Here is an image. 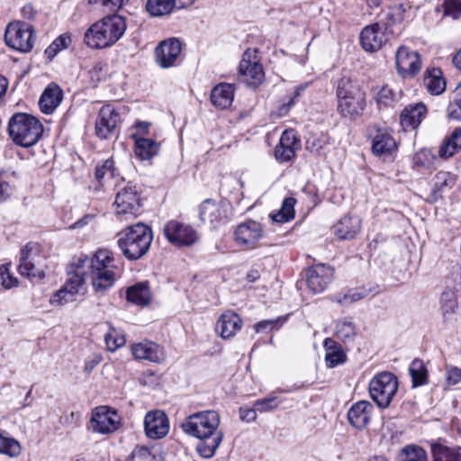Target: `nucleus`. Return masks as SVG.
Wrapping results in <instances>:
<instances>
[{
    "label": "nucleus",
    "mask_w": 461,
    "mask_h": 461,
    "mask_svg": "<svg viewBox=\"0 0 461 461\" xmlns=\"http://www.w3.org/2000/svg\"><path fill=\"white\" fill-rule=\"evenodd\" d=\"M5 41L7 46L20 52L32 50L34 41V30L32 25L23 22L10 23L5 30Z\"/></svg>",
    "instance_id": "6e6552de"
},
{
    "label": "nucleus",
    "mask_w": 461,
    "mask_h": 461,
    "mask_svg": "<svg viewBox=\"0 0 461 461\" xmlns=\"http://www.w3.org/2000/svg\"><path fill=\"white\" fill-rule=\"evenodd\" d=\"M409 372L414 387L427 384V369L422 360L414 359L409 367Z\"/></svg>",
    "instance_id": "c03bdc74"
},
{
    "label": "nucleus",
    "mask_w": 461,
    "mask_h": 461,
    "mask_svg": "<svg viewBox=\"0 0 461 461\" xmlns=\"http://www.w3.org/2000/svg\"><path fill=\"white\" fill-rule=\"evenodd\" d=\"M163 231L167 240L176 246H190L197 239L196 232L192 227L177 221H168Z\"/></svg>",
    "instance_id": "4468645a"
},
{
    "label": "nucleus",
    "mask_w": 461,
    "mask_h": 461,
    "mask_svg": "<svg viewBox=\"0 0 461 461\" xmlns=\"http://www.w3.org/2000/svg\"><path fill=\"white\" fill-rule=\"evenodd\" d=\"M278 403L276 402V397L269 395L263 399L255 401L253 407L256 408L257 411L267 412L276 409Z\"/></svg>",
    "instance_id": "603ef678"
},
{
    "label": "nucleus",
    "mask_w": 461,
    "mask_h": 461,
    "mask_svg": "<svg viewBox=\"0 0 461 461\" xmlns=\"http://www.w3.org/2000/svg\"><path fill=\"white\" fill-rule=\"evenodd\" d=\"M332 230L339 239L352 240L361 230V219L357 215H344L333 225Z\"/></svg>",
    "instance_id": "393cba45"
},
{
    "label": "nucleus",
    "mask_w": 461,
    "mask_h": 461,
    "mask_svg": "<svg viewBox=\"0 0 461 461\" xmlns=\"http://www.w3.org/2000/svg\"><path fill=\"white\" fill-rule=\"evenodd\" d=\"M120 417L118 413L106 406L95 408L92 413L90 426L95 432L109 434L118 429Z\"/></svg>",
    "instance_id": "f8f14e48"
},
{
    "label": "nucleus",
    "mask_w": 461,
    "mask_h": 461,
    "mask_svg": "<svg viewBox=\"0 0 461 461\" xmlns=\"http://www.w3.org/2000/svg\"><path fill=\"white\" fill-rule=\"evenodd\" d=\"M456 184L455 176L449 172H438L432 180L431 200L437 201L446 191L450 190Z\"/></svg>",
    "instance_id": "7c9ffc66"
},
{
    "label": "nucleus",
    "mask_w": 461,
    "mask_h": 461,
    "mask_svg": "<svg viewBox=\"0 0 461 461\" xmlns=\"http://www.w3.org/2000/svg\"><path fill=\"white\" fill-rule=\"evenodd\" d=\"M427 114V107L422 103L409 104L400 115V122L404 131L416 130Z\"/></svg>",
    "instance_id": "a878e982"
},
{
    "label": "nucleus",
    "mask_w": 461,
    "mask_h": 461,
    "mask_svg": "<svg viewBox=\"0 0 461 461\" xmlns=\"http://www.w3.org/2000/svg\"><path fill=\"white\" fill-rule=\"evenodd\" d=\"M401 461H427L425 450L418 446L409 445L400 454Z\"/></svg>",
    "instance_id": "49530a36"
},
{
    "label": "nucleus",
    "mask_w": 461,
    "mask_h": 461,
    "mask_svg": "<svg viewBox=\"0 0 461 461\" xmlns=\"http://www.w3.org/2000/svg\"><path fill=\"white\" fill-rule=\"evenodd\" d=\"M461 149V128L454 130L438 149V158L447 160Z\"/></svg>",
    "instance_id": "72a5a7b5"
},
{
    "label": "nucleus",
    "mask_w": 461,
    "mask_h": 461,
    "mask_svg": "<svg viewBox=\"0 0 461 461\" xmlns=\"http://www.w3.org/2000/svg\"><path fill=\"white\" fill-rule=\"evenodd\" d=\"M368 294L369 291L364 287L355 288L350 289L344 294H338L335 296V301L342 305H349L366 298Z\"/></svg>",
    "instance_id": "a18cd8bd"
},
{
    "label": "nucleus",
    "mask_w": 461,
    "mask_h": 461,
    "mask_svg": "<svg viewBox=\"0 0 461 461\" xmlns=\"http://www.w3.org/2000/svg\"><path fill=\"white\" fill-rule=\"evenodd\" d=\"M220 414L209 410L189 415L182 422L185 433L200 439L196 445L197 452L205 458L212 457L223 438V432L219 429Z\"/></svg>",
    "instance_id": "f03ea898"
},
{
    "label": "nucleus",
    "mask_w": 461,
    "mask_h": 461,
    "mask_svg": "<svg viewBox=\"0 0 461 461\" xmlns=\"http://www.w3.org/2000/svg\"><path fill=\"white\" fill-rule=\"evenodd\" d=\"M115 213L120 216L135 217L140 207L139 193L135 186L126 185L121 188L114 201Z\"/></svg>",
    "instance_id": "9b49d317"
},
{
    "label": "nucleus",
    "mask_w": 461,
    "mask_h": 461,
    "mask_svg": "<svg viewBox=\"0 0 461 461\" xmlns=\"http://www.w3.org/2000/svg\"><path fill=\"white\" fill-rule=\"evenodd\" d=\"M234 86L229 83H220L211 93L212 104L220 109L229 108L234 100Z\"/></svg>",
    "instance_id": "c756f323"
},
{
    "label": "nucleus",
    "mask_w": 461,
    "mask_h": 461,
    "mask_svg": "<svg viewBox=\"0 0 461 461\" xmlns=\"http://www.w3.org/2000/svg\"><path fill=\"white\" fill-rule=\"evenodd\" d=\"M0 285L5 289H11L18 285V279L10 274L6 266H0Z\"/></svg>",
    "instance_id": "5fc2aeb1"
},
{
    "label": "nucleus",
    "mask_w": 461,
    "mask_h": 461,
    "mask_svg": "<svg viewBox=\"0 0 461 461\" xmlns=\"http://www.w3.org/2000/svg\"><path fill=\"white\" fill-rule=\"evenodd\" d=\"M126 30V23L122 16L110 15L93 23L84 36L85 43L92 49H104L116 43Z\"/></svg>",
    "instance_id": "7ed1b4c3"
},
{
    "label": "nucleus",
    "mask_w": 461,
    "mask_h": 461,
    "mask_svg": "<svg viewBox=\"0 0 461 461\" xmlns=\"http://www.w3.org/2000/svg\"><path fill=\"white\" fill-rule=\"evenodd\" d=\"M0 453L10 456H17L21 453V446L17 440L0 433Z\"/></svg>",
    "instance_id": "09e8293b"
},
{
    "label": "nucleus",
    "mask_w": 461,
    "mask_h": 461,
    "mask_svg": "<svg viewBox=\"0 0 461 461\" xmlns=\"http://www.w3.org/2000/svg\"><path fill=\"white\" fill-rule=\"evenodd\" d=\"M437 159V157L430 149L424 148L420 149L414 154L412 163L416 167L430 169L434 167Z\"/></svg>",
    "instance_id": "37998d69"
},
{
    "label": "nucleus",
    "mask_w": 461,
    "mask_h": 461,
    "mask_svg": "<svg viewBox=\"0 0 461 461\" xmlns=\"http://www.w3.org/2000/svg\"><path fill=\"white\" fill-rule=\"evenodd\" d=\"M447 384L452 386L456 384L461 380V369L457 367H451L447 370Z\"/></svg>",
    "instance_id": "0e129e2a"
},
{
    "label": "nucleus",
    "mask_w": 461,
    "mask_h": 461,
    "mask_svg": "<svg viewBox=\"0 0 461 461\" xmlns=\"http://www.w3.org/2000/svg\"><path fill=\"white\" fill-rule=\"evenodd\" d=\"M227 205L223 202H216L212 199L204 200L199 206L200 220L212 228L227 219Z\"/></svg>",
    "instance_id": "f3484780"
},
{
    "label": "nucleus",
    "mask_w": 461,
    "mask_h": 461,
    "mask_svg": "<svg viewBox=\"0 0 461 461\" xmlns=\"http://www.w3.org/2000/svg\"><path fill=\"white\" fill-rule=\"evenodd\" d=\"M132 356L136 359L162 363L166 358L164 349L155 342L144 340L131 346Z\"/></svg>",
    "instance_id": "5701e85b"
},
{
    "label": "nucleus",
    "mask_w": 461,
    "mask_h": 461,
    "mask_svg": "<svg viewBox=\"0 0 461 461\" xmlns=\"http://www.w3.org/2000/svg\"><path fill=\"white\" fill-rule=\"evenodd\" d=\"M240 417L242 420H245L247 422L255 421L257 419V410L255 407H253L252 409L240 407Z\"/></svg>",
    "instance_id": "69168bd1"
},
{
    "label": "nucleus",
    "mask_w": 461,
    "mask_h": 461,
    "mask_svg": "<svg viewBox=\"0 0 461 461\" xmlns=\"http://www.w3.org/2000/svg\"><path fill=\"white\" fill-rule=\"evenodd\" d=\"M242 327V320L232 311L223 312L216 322L215 330L222 339L232 338Z\"/></svg>",
    "instance_id": "bb28decb"
},
{
    "label": "nucleus",
    "mask_w": 461,
    "mask_h": 461,
    "mask_svg": "<svg viewBox=\"0 0 461 461\" xmlns=\"http://www.w3.org/2000/svg\"><path fill=\"white\" fill-rule=\"evenodd\" d=\"M8 132L15 144L29 148L40 140L43 133V126L36 117L24 113H16L9 120Z\"/></svg>",
    "instance_id": "39448f33"
},
{
    "label": "nucleus",
    "mask_w": 461,
    "mask_h": 461,
    "mask_svg": "<svg viewBox=\"0 0 461 461\" xmlns=\"http://www.w3.org/2000/svg\"><path fill=\"white\" fill-rule=\"evenodd\" d=\"M53 43L58 47V49L60 50L68 48V46L71 43V36L68 33H64L59 35L55 41H53Z\"/></svg>",
    "instance_id": "774afa93"
},
{
    "label": "nucleus",
    "mask_w": 461,
    "mask_h": 461,
    "mask_svg": "<svg viewBox=\"0 0 461 461\" xmlns=\"http://www.w3.org/2000/svg\"><path fill=\"white\" fill-rule=\"evenodd\" d=\"M182 50V43L176 38L162 41L155 49L156 61L159 67L168 68L178 62Z\"/></svg>",
    "instance_id": "ddd939ff"
},
{
    "label": "nucleus",
    "mask_w": 461,
    "mask_h": 461,
    "mask_svg": "<svg viewBox=\"0 0 461 461\" xmlns=\"http://www.w3.org/2000/svg\"><path fill=\"white\" fill-rule=\"evenodd\" d=\"M127 300L139 306H146L151 301V294L148 283H138L126 291Z\"/></svg>",
    "instance_id": "f704fd0d"
},
{
    "label": "nucleus",
    "mask_w": 461,
    "mask_h": 461,
    "mask_svg": "<svg viewBox=\"0 0 461 461\" xmlns=\"http://www.w3.org/2000/svg\"><path fill=\"white\" fill-rule=\"evenodd\" d=\"M151 123L144 121L135 122L132 129L133 132L131 134V138L136 140L139 138H145L149 133V128Z\"/></svg>",
    "instance_id": "bf43d9fd"
},
{
    "label": "nucleus",
    "mask_w": 461,
    "mask_h": 461,
    "mask_svg": "<svg viewBox=\"0 0 461 461\" xmlns=\"http://www.w3.org/2000/svg\"><path fill=\"white\" fill-rule=\"evenodd\" d=\"M134 141L135 155L141 160L151 159L157 156L160 150V143L152 139L139 138Z\"/></svg>",
    "instance_id": "473e14b6"
},
{
    "label": "nucleus",
    "mask_w": 461,
    "mask_h": 461,
    "mask_svg": "<svg viewBox=\"0 0 461 461\" xmlns=\"http://www.w3.org/2000/svg\"><path fill=\"white\" fill-rule=\"evenodd\" d=\"M295 132L293 130L285 131L279 140V143L275 148V158L279 162H287L295 155L296 146L298 144Z\"/></svg>",
    "instance_id": "b1692460"
},
{
    "label": "nucleus",
    "mask_w": 461,
    "mask_h": 461,
    "mask_svg": "<svg viewBox=\"0 0 461 461\" xmlns=\"http://www.w3.org/2000/svg\"><path fill=\"white\" fill-rule=\"evenodd\" d=\"M63 98L61 88L54 83L50 84L39 100L41 111L45 114L52 113L60 104Z\"/></svg>",
    "instance_id": "cd10ccee"
},
{
    "label": "nucleus",
    "mask_w": 461,
    "mask_h": 461,
    "mask_svg": "<svg viewBox=\"0 0 461 461\" xmlns=\"http://www.w3.org/2000/svg\"><path fill=\"white\" fill-rule=\"evenodd\" d=\"M104 340L108 350L113 352L119 348L124 346L126 339L124 335L113 327H110L104 336Z\"/></svg>",
    "instance_id": "de8ad7c7"
},
{
    "label": "nucleus",
    "mask_w": 461,
    "mask_h": 461,
    "mask_svg": "<svg viewBox=\"0 0 461 461\" xmlns=\"http://www.w3.org/2000/svg\"><path fill=\"white\" fill-rule=\"evenodd\" d=\"M296 200L293 197H286L283 203L280 210L271 214V218L276 222H286L294 217V205Z\"/></svg>",
    "instance_id": "a19ab883"
},
{
    "label": "nucleus",
    "mask_w": 461,
    "mask_h": 461,
    "mask_svg": "<svg viewBox=\"0 0 461 461\" xmlns=\"http://www.w3.org/2000/svg\"><path fill=\"white\" fill-rule=\"evenodd\" d=\"M239 78L253 88L264 81L265 72L256 49H249L243 53L239 65Z\"/></svg>",
    "instance_id": "1a4fd4ad"
},
{
    "label": "nucleus",
    "mask_w": 461,
    "mask_h": 461,
    "mask_svg": "<svg viewBox=\"0 0 461 461\" xmlns=\"http://www.w3.org/2000/svg\"><path fill=\"white\" fill-rule=\"evenodd\" d=\"M129 0H89L90 4H98L107 7L111 11L121 8Z\"/></svg>",
    "instance_id": "e2e57ef3"
},
{
    "label": "nucleus",
    "mask_w": 461,
    "mask_h": 461,
    "mask_svg": "<svg viewBox=\"0 0 461 461\" xmlns=\"http://www.w3.org/2000/svg\"><path fill=\"white\" fill-rule=\"evenodd\" d=\"M432 461H461V453L442 444H433L431 447Z\"/></svg>",
    "instance_id": "58836bf2"
},
{
    "label": "nucleus",
    "mask_w": 461,
    "mask_h": 461,
    "mask_svg": "<svg viewBox=\"0 0 461 461\" xmlns=\"http://www.w3.org/2000/svg\"><path fill=\"white\" fill-rule=\"evenodd\" d=\"M440 302L445 315L447 313H453L458 306L456 294L451 289L446 290L442 293Z\"/></svg>",
    "instance_id": "8fccbe9b"
},
{
    "label": "nucleus",
    "mask_w": 461,
    "mask_h": 461,
    "mask_svg": "<svg viewBox=\"0 0 461 461\" xmlns=\"http://www.w3.org/2000/svg\"><path fill=\"white\" fill-rule=\"evenodd\" d=\"M115 260L113 252L108 249H98L92 258L80 256L73 259L68 266V271L82 279H91L92 286L96 293H104L113 286L116 279Z\"/></svg>",
    "instance_id": "f257e3e1"
},
{
    "label": "nucleus",
    "mask_w": 461,
    "mask_h": 461,
    "mask_svg": "<svg viewBox=\"0 0 461 461\" xmlns=\"http://www.w3.org/2000/svg\"><path fill=\"white\" fill-rule=\"evenodd\" d=\"M44 257L40 254L37 243H28L21 250L18 271L29 279H42L45 276Z\"/></svg>",
    "instance_id": "0eeeda50"
},
{
    "label": "nucleus",
    "mask_w": 461,
    "mask_h": 461,
    "mask_svg": "<svg viewBox=\"0 0 461 461\" xmlns=\"http://www.w3.org/2000/svg\"><path fill=\"white\" fill-rule=\"evenodd\" d=\"M68 278L62 288L57 291L50 298V303L52 305H64L74 301V296L79 293L82 288V279L74 273L71 274L68 270Z\"/></svg>",
    "instance_id": "4be33fe9"
},
{
    "label": "nucleus",
    "mask_w": 461,
    "mask_h": 461,
    "mask_svg": "<svg viewBox=\"0 0 461 461\" xmlns=\"http://www.w3.org/2000/svg\"><path fill=\"white\" fill-rule=\"evenodd\" d=\"M282 325L281 319L265 320L255 324L254 328L256 332L270 331L274 329H278Z\"/></svg>",
    "instance_id": "052dcab7"
},
{
    "label": "nucleus",
    "mask_w": 461,
    "mask_h": 461,
    "mask_svg": "<svg viewBox=\"0 0 461 461\" xmlns=\"http://www.w3.org/2000/svg\"><path fill=\"white\" fill-rule=\"evenodd\" d=\"M375 100L379 104L384 106L392 105L394 102V93L387 86H383L376 94Z\"/></svg>",
    "instance_id": "13d9d810"
},
{
    "label": "nucleus",
    "mask_w": 461,
    "mask_h": 461,
    "mask_svg": "<svg viewBox=\"0 0 461 461\" xmlns=\"http://www.w3.org/2000/svg\"><path fill=\"white\" fill-rule=\"evenodd\" d=\"M144 430L148 438L159 439L169 430V421L162 411H149L144 418Z\"/></svg>",
    "instance_id": "a211bd4d"
},
{
    "label": "nucleus",
    "mask_w": 461,
    "mask_h": 461,
    "mask_svg": "<svg viewBox=\"0 0 461 461\" xmlns=\"http://www.w3.org/2000/svg\"><path fill=\"white\" fill-rule=\"evenodd\" d=\"M177 4L176 0H148L147 11L154 16H162L169 14Z\"/></svg>",
    "instance_id": "ea45409f"
},
{
    "label": "nucleus",
    "mask_w": 461,
    "mask_h": 461,
    "mask_svg": "<svg viewBox=\"0 0 461 461\" xmlns=\"http://www.w3.org/2000/svg\"><path fill=\"white\" fill-rule=\"evenodd\" d=\"M388 39V32L382 30L375 23L366 26L360 33L362 48L369 52L379 50Z\"/></svg>",
    "instance_id": "aec40b11"
},
{
    "label": "nucleus",
    "mask_w": 461,
    "mask_h": 461,
    "mask_svg": "<svg viewBox=\"0 0 461 461\" xmlns=\"http://www.w3.org/2000/svg\"><path fill=\"white\" fill-rule=\"evenodd\" d=\"M152 240L151 229L143 223H137L119 234L117 244L127 259L137 260L149 251Z\"/></svg>",
    "instance_id": "20e7f679"
},
{
    "label": "nucleus",
    "mask_w": 461,
    "mask_h": 461,
    "mask_svg": "<svg viewBox=\"0 0 461 461\" xmlns=\"http://www.w3.org/2000/svg\"><path fill=\"white\" fill-rule=\"evenodd\" d=\"M335 336L343 343L352 342L357 336L355 323L349 318H344L336 322Z\"/></svg>",
    "instance_id": "e433bc0d"
},
{
    "label": "nucleus",
    "mask_w": 461,
    "mask_h": 461,
    "mask_svg": "<svg viewBox=\"0 0 461 461\" xmlns=\"http://www.w3.org/2000/svg\"><path fill=\"white\" fill-rule=\"evenodd\" d=\"M121 121L119 113L111 104L104 105L95 121V134L102 140L109 139Z\"/></svg>",
    "instance_id": "2eb2a0df"
},
{
    "label": "nucleus",
    "mask_w": 461,
    "mask_h": 461,
    "mask_svg": "<svg viewBox=\"0 0 461 461\" xmlns=\"http://www.w3.org/2000/svg\"><path fill=\"white\" fill-rule=\"evenodd\" d=\"M424 85L431 95H440L446 88V82L441 77V71L438 68L428 70L424 77Z\"/></svg>",
    "instance_id": "4c0bfd02"
},
{
    "label": "nucleus",
    "mask_w": 461,
    "mask_h": 461,
    "mask_svg": "<svg viewBox=\"0 0 461 461\" xmlns=\"http://www.w3.org/2000/svg\"><path fill=\"white\" fill-rule=\"evenodd\" d=\"M447 112L450 119L461 120V91L455 94L447 105Z\"/></svg>",
    "instance_id": "864d4df0"
},
{
    "label": "nucleus",
    "mask_w": 461,
    "mask_h": 461,
    "mask_svg": "<svg viewBox=\"0 0 461 461\" xmlns=\"http://www.w3.org/2000/svg\"><path fill=\"white\" fill-rule=\"evenodd\" d=\"M333 269L325 264H317L306 271V280L309 288L314 293L323 292L330 283Z\"/></svg>",
    "instance_id": "6ab92c4d"
},
{
    "label": "nucleus",
    "mask_w": 461,
    "mask_h": 461,
    "mask_svg": "<svg viewBox=\"0 0 461 461\" xmlns=\"http://www.w3.org/2000/svg\"><path fill=\"white\" fill-rule=\"evenodd\" d=\"M349 84V80L347 78H342L339 80L337 87V96L339 102H340L342 99L349 98L353 95L351 91L348 89Z\"/></svg>",
    "instance_id": "680f3d73"
},
{
    "label": "nucleus",
    "mask_w": 461,
    "mask_h": 461,
    "mask_svg": "<svg viewBox=\"0 0 461 461\" xmlns=\"http://www.w3.org/2000/svg\"><path fill=\"white\" fill-rule=\"evenodd\" d=\"M13 193L12 186L0 177V203L8 199Z\"/></svg>",
    "instance_id": "338daca9"
},
{
    "label": "nucleus",
    "mask_w": 461,
    "mask_h": 461,
    "mask_svg": "<svg viewBox=\"0 0 461 461\" xmlns=\"http://www.w3.org/2000/svg\"><path fill=\"white\" fill-rule=\"evenodd\" d=\"M365 105V99L362 96L352 95L349 98L342 99L339 102L338 112L343 117L353 118L363 112Z\"/></svg>",
    "instance_id": "2f4dec72"
},
{
    "label": "nucleus",
    "mask_w": 461,
    "mask_h": 461,
    "mask_svg": "<svg viewBox=\"0 0 461 461\" xmlns=\"http://www.w3.org/2000/svg\"><path fill=\"white\" fill-rule=\"evenodd\" d=\"M325 349V364L329 368H334L346 363L347 354L341 345L331 338H326L323 341Z\"/></svg>",
    "instance_id": "c85d7f7f"
},
{
    "label": "nucleus",
    "mask_w": 461,
    "mask_h": 461,
    "mask_svg": "<svg viewBox=\"0 0 461 461\" xmlns=\"http://www.w3.org/2000/svg\"><path fill=\"white\" fill-rule=\"evenodd\" d=\"M395 63L398 73L402 77H412L417 74L421 66L418 52L401 46L395 55Z\"/></svg>",
    "instance_id": "dca6fc26"
},
{
    "label": "nucleus",
    "mask_w": 461,
    "mask_h": 461,
    "mask_svg": "<svg viewBox=\"0 0 461 461\" xmlns=\"http://www.w3.org/2000/svg\"><path fill=\"white\" fill-rule=\"evenodd\" d=\"M373 411L374 406L370 402H357L348 411L349 424L357 429H364L371 420Z\"/></svg>",
    "instance_id": "412c9836"
},
{
    "label": "nucleus",
    "mask_w": 461,
    "mask_h": 461,
    "mask_svg": "<svg viewBox=\"0 0 461 461\" xmlns=\"http://www.w3.org/2000/svg\"><path fill=\"white\" fill-rule=\"evenodd\" d=\"M444 15L450 16L453 19L461 17V1L445 0L443 4Z\"/></svg>",
    "instance_id": "6e6d98bb"
},
{
    "label": "nucleus",
    "mask_w": 461,
    "mask_h": 461,
    "mask_svg": "<svg viewBox=\"0 0 461 461\" xmlns=\"http://www.w3.org/2000/svg\"><path fill=\"white\" fill-rule=\"evenodd\" d=\"M96 180L102 184L105 178H112L114 176V162L112 158L106 159L101 167H96L95 173Z\"/></svg>",
    "instance_id": "3c124183"
},
{
    "label": "nucleus",
    "mask_w": 461,
    "mask_h": 461,
    "mask_svg": "<svg viewBox=\"0 0 461 461\" xmlns=\"http://www.w3.org/2000/svg\"><path fill=\"white\" fill-rule=\"evenodd\" d=\"M402 21V14L398 10H390L379 15L378 21L375 23L382 30L393 33V26L400 23Z\"/></svg>",
    "instance_id": "79ce46f5"
},
{
    "label": "nucleus",
    "mask_w": 461,
    "mask_h": 461,
    "mask_svg": "<svg viewBox=\"0 0 461 461\" xmlns=\"http://www.w3.org/2000/svg\"><path fill=\"white\" fill-rule=\"evenodd\" d=\"M397 148L396 142L393 136L387 131H378L374 137L372 149L375 154L382 155L390 153Z\"/></svg>",
    "instance_id": "c9c22d12"
},
{
    "label": "nucleus",
    "mask_w": 461,
    "mask_h": 461,
    "mask_svg": "<svg viewBox=\"0 0 461 461\" xmlns=\"http://www.w3.org/2000/svg\"><path fill=\"white\" fill-rule=\"evenodd\" d=\"M398 390V380L390 372L376 375L369 383V393L377 406L387 408Z\"/></svg>",
    "instance_id": "423d86ee"
},
{
    "label": "nucleus",
    "mask_w": 461,
    "mask_h": 461,
    "mask_svg": "<svg viewBox=\"0 0 461 461\" xmlns=\"http://www.w3.org/2000/svg\"><path fill=\"white\" fill-rule=\"evenodd\" d=\"M130 457L138 461H156V456L151 453L150 449L144 446L136 447Z\"/></svg>",
    "instance_id": "4d7b16f0"
},
{
    "label": "nucleus",
    "mask_w": 461,
    "mask_h": 461,
    "mask_svg": "<svg viewBox=\"0 0 461 461\" xmlns=\"http://www.w3.org/2000/svg\"><path fill=\"white\" fill-rule=\"evenodd\" d=\"M263 235L262 225L256 221L249 220L237 226L234 231V240L243 249H254L258 247Z\"/></svg>",
    "instance_id": "9d476101"
}]
</instances>
